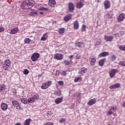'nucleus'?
<instances>
[{
	"mask_svg": "<svg viewBox=\"0 0 125 125\" xmlns=\"http://www.w3.org/2000/svg\"><path fill=\"white\" fill-rule=\"evenodd\" d=\"M35 2L34 0H26L21 3V7L24 9V8H32L35 5Z\"/></svg>",
	"mask_w": 125,
	"mask_h": 125,
	"instance_id": "nucleus-1",
	"label": "nucleus"
},
{
	"mask_svg": "<svg viewBox=\"0 0 125 125\" xmlns=\"http://www.w3.org/2000/svg\"><path fill=\"white\" fill-rule=\"evenodd\" d=\"M11 65V63L10 62V61L9 60H6L3 62V68L4 70L9 71V70H10Z\"/></svg>",
	"mask_w": 125,
	"mask_h": 125,
	"instance_id": "nucleus-2",
	"label": "nucleus"
},
{
	"mask_svg": "<svg viewBox=\"0 0 125 125\" xmlns=\"http://www.w3.org/2000/svg\"><path fill=\"white\" fill-rule=\"evenodd\" d=\"M51 83H52L51 81H48L45 83L42 84L41 86V88H42V89H46V88H48V87H49V86L51 85Z\"/></svg>",
	"mask_w": 125,
	"mask_h": 125,
	"instance_id": "nucleus-3",
	"label": "nucleus"
},
{
	"mask_svg": "<svg viewBox=\"0 0 125 125\" xmlns=\"http://www.w3.org/2000/svg\"><path fill=\"white\" fill-rule=\"evenodd\" d=\"M116 110H117V106H112L108 110L107 115L108 116H111V115H112V114H113V112H116Z\"/></svg>",
	"mask_w": 125,
	"mask_h": 125,
	"instance_id": "nucleus-4",
	"label": "nucleus"
},
{
	"mask_svg": "<svg viewBox=\"0 0 125 125\" xmlns=\"http://www.w3.org/2000/svg\"><path fill=\"white\" fill-rule=\"evenodd\" d=\"M39 57H40V54L38 53H35L33 54L31 56V60L32 61H36L39 59Z\"/></svg>",
	"mask_w": 125,
	"mask_h": 125,
	"instance_id": "nucleus-5",
	"label": "nucleus"
},
{
	"mask_svg": "<svg viewBox=\"0 0 125 125\" xmlns=\"http://www.w3.org/2000/svg\"><path fill=\"white\" fill-rule=\"evenodd\" d=\"M116 73H118L117 69H113L110 71L109 73V76L110 77V79H113V78L115 77V75H116Z\"/></svg>",
	"mask_w": 125,
	"mask_h": 125,
	"instance_id": "nucleus-6",
	"label": "nucleus"
},
{
	"mask_svg": "<svg viewBox=\"0 0 125 125\" xmlns=\"http://www.w3.org/2000/svg\"><path fill=\"white\" fill-rule=\"evenodd\" d=\"M12 103L14 107H15L16 108V109H20V108H21L20 104H19V103H18V102H17L16 101H13L12 102Z\"/></svg>",
	"mask_w": 125,
	"mask_h": 125,
	"instance_id": "nucleus-7",
	"label": "nucleus"
},
{
	"mask_svg": "<svg viewBox=\"0 0 125 125\" xmlns=\"http://www.w3.org/2000/svg\"><path fill=\"white\" fill-rule=\"evenodd\" d=\"M54 58L57 60H62L63 59V55L62 54L57 53L55 55Z\"/></svg>",
	"mask_w": 125,
	"mask_h": 125,
	"instance_id": "nucleus-8",
	"label": "nucleus"
},
{
	"mask_svg": "<svg viewBox=\"0 0 125 125\" xmlns=\"http://www.w3.org/2000/svg\"><path fill=\"white\" fill-rule=\"evenodd\" d=\"M87 71V69L85 67H82L79 71V75H81V76H83V74L86 73Z\"/></svg>",
	"mask_w": 125,
	"mask_h": 125,
	"instance_id": "nucleus-9",
	"label": "nucleus"
},
{
	"mask_svg": "<svg viewBox=\"0 0 125 125\" xmlns=\"http://www.w3.org/2000/svg\"><path fill=\"white\" fill-rule=\"evenodd\" d=\"M121 87V84H120V83H116L115 84L111 85L109 86V88H110V89H114V88H119V87Z\"/></svg>",
	"mask_w": 125,
	"mask_h": 125,
	"instance_id": "nucleus-10",
	"label": "nucleus"
},
{
	"mask_svg": "<svg viewBox=\"0 0 125 125\" xmlns=\"http://www.w3.org/2000/svg\"><path fill=\"white\" fill-rule=\"evenodd\" d=\"M96 103V99L94 98L88 101V102L87 103V105H88V106H91L93 105V104H95Z\"/></svg>",
	"mask_w": 125,
	"mask_h": 125,
	"instance_id": "nucleus-11",
	"label": "nucleus"
},
{
	"mask_svg": "<svg viewBox=\"0 0 125 125\" xmlns=\"http://www.w3.org/2000/svg\"><path fill=\"white\" fill-rule=\"evenodd\" d=\"M104 39L105 40L106 42H112V41H113L114 39V37L112 36H108L107 35H105Z\"/></svg>",
	"mask_w": 125,
	"mask_h": 125,
	"instance_id": "nucleus-12",
	"label": "nucleus"
},
{
	"mask_svg": "<svg viewBox=\"0 0 125 125\" xmlns=\"http://www.w3.org/2000/svg\"><path fill=\"white\" fill-rule=\"evenodd\" d=\"M68 8L71 12H73V11H74V8H75V5H74L73 3L69 2L68 3Z\"/></svg>",
	"mask_w": 125,
	"mask_h": 125,
	"instance_id": "nucleus-13",
	"label": "nucleus"
},
{
	"mask_svg": "<svg viewBox=\"0 0 125 125\" xmlns=\"http://www.w3.org/2000/svg\"><path fill=\"white\" fill-rule=\"evenodd\" d=\"M84 4L83 3V0H81L79 2H78L76 4V7H77V8H82V7H83V6Z\"/></svg>",
	"mask_w": 125,
	"mask_h": 125,
	"instance_id": "nucleus-14",
	"label": "nucleus"
},
{
	"mask_svg": "<svg viewBox=\"0 0 125 125\" xmlns=\"http://www.w3.org/2000/svg\"><path fill=\"white\" fill-rule=\"evenodd\" d=\"M124 19H125V14L122 13L120 14L118 19V21L122 22L124 21Z\"/></svg>",
	"mask_w": 125,
	"mask_h": 125,
	"instance_id": "nucleus-15",
	"label": "nucleus"
},
{
	"mask_svg": "<svg viewBox=\"0 0 125 125\" xmlns=\"http://www.w3.org/2000/svg\"><path fill=\"white\" fill-rule=\"evenodd\" d=\"M80 27L79 24V21H76L73 23V28L75 30H78Z\"/></svg>",
	"mask_w": 125,
	"mask_h": 125,
	"instance_id": "nucleus-16",
	"label": "nucleus"
},
{
	"mask_svg": "<svg viewBox=\"0 0 125 125\" xmlns=\"http://www.w3.org/2000/svg\"><path fill=\"white\" fill-rule=\"evenodd\" d=\"M18 31V28L15 27L10 31V34H11V35H15V34H17Z\"/></svg>",
	"mask_w": 125,
	"mask_h": 125,
	"instance_id": "nucleus-17",
	"label": "nucleus"
},
{
	"mask_svg": "<svg viewBox=\"0 0 125 125\" xmlns=\"http://www.w3.org/2000/svg\"><path fill=\"white\" fill-rule=\"evenodd\" d=\"M7 104L5 103L1 104V109H2L3 111H5L6 110H7Z\"/></svg>",
	"mask_w": 125,
	"mask_h": 125,
	"instance_id": "nucleus-18",
	"label": "nucleus"
},
{
	"mask_svg": "<svg viewBox=\"0 0 125 125\" xmlns=\"http://www.w3.org/2000/svg\"><path fill=\"white\" fill-rule=\"evenodd\" d=\"M104 5L105 9H107V8H109L110 5V1L108 0H105L104 2Z\"/></svg>",
	"mask_w": 125,
	"mask_h": 125,
	"instance_id": "nucleus-19",
	"label": "nucleus"
},
{
	"mask_svg": "<svg viewBox=\"0 0 125 125\" xmlns=\"http://www.w3.org/2000/svg\"><path fill=\"white\" fill-rule=\"evenodd\" d=\"M72 19V15L69 14L67 16H66L64 17V20L65 22H68V21H69V20H71Z\"/></svg>",
	"mask_w": 125,
	"mask_h": 125,
	"instance_id": "nucleus-20",
	"label": "nucleus"
},
{
	"mask_svg": "<svg viewBox=\"0 0 125 125\" xmlns=\"http://www.w3.org/2000/svg\"><path fill=\"white\" fill-rule=\"evenodd\" d=\"M62 101H63V97L58 98L55 100V102L56 104H59V103H61Z\"/></svg>",
	"mask_w": 125,
	"mask_h": 125,
	"instance_id": "nucleus-21",
	"label": "nucleus"
},
{
	"mask_svg": "<svg viewBox=\"0 0 125 125\" xmlns=\"http://www.w3.org/2000/svg\"><path fill=\"white\" fill-rule=\"evenodd\" d=\"M109 55V53L108 52H103L101 53L99 56L100 57H105V56H107Z\"/></svg>",
	"mask_w": 125,
	"mask_h": 125,
	"instance_id": "nucleus-22",
	"label": "nucleus"
},
{
	"mask_svg": "<svg viewBox=\"0 0 125 125\" xmlns=\"http://www.w3.org/2000/svg\"><path fill=\"white\" fill-rule=\"evenodd\" d=\"M48 4L50 6L53 7L56 4V2H55V0H49Z\"/></svg>",
	"mask_w": 125,
	"mask_h": 125,
	"instance_id": "nucleus-23",
	"label": "nucleus"
},
{
	"mask_svg": "<svg viewBox=\"0 0 125 125\" xmlns=\"http://www.w3.org/2000/svg\"><path fill=\"white\" fill-rule=\"evenodd\" d=\"M113 13L112 11H109L107 13V16L108 19H111L113 17Z\"/></svg>",
	"mask_w": 125,
	"mask_h": 125,
	"instance_id": "nucleus-24",
	"label": "nucleus"
},
{
	"mask_svg": "<svg viewBox=\"0 0 125 125\" xmlns=\"http://www.w3.org/2000/svg\"><path fill=\"white\" fill-rule=\"evenodd\" d=\"M47 38H48V34L47 33H46L44 34L43 36L41 38V41H46Z\"/></svg>",
	"mask_w": 125,
	"mask_h": 125,
	"instance_id": "nucleus-25",
	"label": "nucleus"
},
{
	"mask_svg": "<svg viewBox=\"0 0 125 125\" xmlns=\"http://www.w3.org/2000/svg\"><path fill=\"white\" fill-rule=\"evenodd\" d=\"M106 62V59H103L101 60L99 62V66H102L103 65H104V63Z\"/></svg>",
	"mask_w": 125,
	"mask_h": 125,
	"instance_id": "nucleus-26",
	"label": "nucleus"
},
{
	"mask_svg": "<svg viewBox=\"0 0 125 125\" xmlns=\"http://www.w3.org/2000/svg\"><path fill=\"white\" fill-rule=\"evenodd\" d=\"M75 45L78 47H82L83 45V42H75Z\"/></svg>",
	"mask_w": 125,
	"mask_h": 125,
	"instance_id": "nucleus-27",
	"label": "nucleus"
},
{
	"mask_svg": "<svg viewBox=\"0 0 125 125\" xmlns=\"http://www.w3.org/2000/svg\"><path fill=\"white\" fill-rule=\"evenodd\" d=\"M21 101L23 104H27V103H28V99L26 98H21Z\"/></svg>",
	"mask_w": 125,
	"mask_h": 125,
	"instance_id": "nucleus-28",
	"label": "nucleus"
},
{
	"mask_svg": "<svg viewBox=\"0 0 125 125\" xmlns=\"http://www.w3.org/2000/svg\"><path fill=\"white\" fill-rule=\"evenodd\" d=\"M31 122H32V120L30 118L28 119L25 121L24 125H30Z\"/></svg>",
	"mask_w": 125,
	"mask_h": 125,
	"instance_id": "nucleus-29",
	"label": "nucleus"
},
{
	"mask_svg": "<svg viewBox=\"0 0 125 125\" xmlns=\"http://www.w3.org/2000/svg\"><path fill=\"white\" fill-rule=\"evenodd\" d=\"M70 62H72V60L70 61V62L67 61V60H64L63 62V63H64L65 65V66H69L70 64H71Z\"/></svg>",
	"mask_w": 125,
	"mask_h": 125,
	"instance_id": "nucleus-30",
	"label": "nucleus"
},
{
	"mask_svg": "<svg viewBox=\"0 0 125 125\" xmlns=\"http://www.w3.org/2000/svg\"><path fill=\"white\" fill-rule=\"evenodd\" d=\"M10 94L12 95H15L16 94V89L15 88H12L10 90Z\"/></svg>",
	"mask_w": 125,
	"mask_h": 125,
	"instance_id": "nucleus-31",
	"label": "nucleus"
},
{
	"mask_svg": "<svg viewBox=\"0 0 125 125\" xmlns=\"http://www.w3.org/2000/svg\"><path fill=\"white\" fill-rule=\"evenodd\" d=\"M95 62H96V60L95 59V58H92L91 60V65H92V66H94V65H95Z\"/></svg>",
	"mask_w": 125,
	"mask_h": 125,
	"instance_id": "nucleus-32",
	"label": "nucleus"
},
{
	"mask_svg": "<svg viewBox=\"0 0 125 125\" xmlns=\"http://www.w3.org/2000/svg\"><path fill=\"white\" fill-rule=\"evenodd\" d=\"M55 95H57V96H60L62 94V92L61 90H59L55 92Z\"/></svg>",
	"mask_w": 125,
	"mask_h": 125,
	"instance_id": "nucleus-33",
	"label": "nucleus"
},
{
	"mask_svg": "<svg viewBox=\"0 0 125 125\" xmlns=\"http://www.w3.org/2000/svg\"><path fill=\"white\" fill-rule=\"evenodd\" d=\"M38 9L41 11H46L47 10V8L43 7H40L38 8Z\"/></svg>",
	"mask_w": 125,
	"mask_h": 125,
	"instance_id": "nucleus-34",
	"label": "nucleus"
},
{
	"mask_svg": "<svg viewBox=\"0 0 125 125\" xmlns=\"http://www.w3.org/2000/svg\"><path fill=\"white\" fill-rule=\"evenodd\" d=\"M31 42V40H30V39L28 38H26L25 39H24V42L25 43H26V44H29V43H30Z\"/></svg>",
	"mask_w": 125,
	"mask_h": 125,
	"instance_id": "nucleus-35",
	"label": "nucleus"
},
{
	"mask_svg": "<svg viewBox=\"0 0 125 125\" xmlns=\"http://www.w3.org/2000/svg\"><path fill=\"white\" fill-rule=\"evenodd\" d=\"M27 101L28 103H34L35 102V100L33 97L29 98Z\"/></svg>",
	"mask_w": 125,
	"mask_h": 125,
	"instance_id": "nucleus-36",
	"label": "nucleus"
},
{
	"mask_svg": "<svg viewBox=\"0 0 125 125\" xmlns=\"http://www.w3.org/2000/svg\"><path fill=\"white\" fill-rule=\"evenodd\" d=\"M65 32V28H62L59 29V34H63V33Z\"/></svg>",
	"mask_w": 125,
	"mask_h": 125,
	"instance_id": "nucleus-37",
	"label": "nucleus"
},
{
	"mask_svg": "<svg viewBox=\"0 0 125 125\" xmlns=\"http://www.w3.org/2000/svg\"><path fill=\"white\" fill-rule=\"evenodd\" d=\"M5 88V85H4V84H2L0 85V91L4 90Z\"/></svg>",
	"mask_w": 125,
	"mask_h": 125,
	"instance_id": "nucleus-38",
	"label": "nucleus"
},
{
	"mask_svg": "<svg viewBox=\"0 0 125 125\" xmlns=\"http://www.w3.org/2000/svg\"><path fill=\"white\" fill-rule=\"evenodd\" d=\"M81 81L82 78L81 77H77L74 80V82H75V83H78V82H81Z\"/></svg>",
	"mask_w": 125,
	"mask_h": 125,
	"instance_id": "nucleus-39",
	"label": "nucleus"
},
{
	"mask_svg": "<svg viewBox=\"0 0 125 125\" xmlns=\"http://www.w3.org/2000/svg\"><path fill=\"white\" fill-rule=\"evenodd\" d=\"M119 48L121 50H123V51H125V45H120L119 46Z\"/></svg>",
	"mask_w": 125,
	"mask_h": 125,
	"instance_id": "nucleus-40",
	"label": "nucleus"
},
{
	"mask_svg": "<svg viewBox=\"0 0 125 125\" xmlns=\"http://www.w3.org/2000/svg\"><path fill=\"white\" fill-rule=\"evenodd\" d=\"M82 31L83 32H85V31H86V26H85V25L83 24L82 25Z\"/></svg>",
	"mask_w": 125,
	"mask_h": 125,
	"instance_id": "nucleus-41",
	"label": "nucleus"
},
{
	"mask_svg": "<svg viewBox=\"0 0 125 125\" xmlns=\"http://www.w3.org/2000/svg\"><path fill=\"white\" fill-rule=\"evenodd\" d=\"M116 58L117 57L115 56V55H112L111 57V61L112 62L115 61Z\"/></svg>",
	"mask_w": 125,
	"mask_h": 125,
	"instance_id": "nucleus-42",
	"label": "nucleus"
},
{
	"mask_svg": "<svg viewBox=\"0 0 125 125\" xmlns=\"http://www.w3.org/2000/svg\"><path fill=\"white\" fill-rule=\"evenodd\" d=\"M23 73L24 75H28V74H29V70L27 69H25L23 70Z\"/></svg>",
	"mask_w": 125,
	"mask_h": 125,
	"instance_id": "nucleus-43",
	"label": "nucleus"
},
{
	"mask_svg": "<svg viewBox=\"0 0 125 125\" xmlns=\"http://www.w3.org/2000/svg\"><path fill=\"white\" fill-rule=\"evenodd\" d=\"M32 98H33V99H34V100H35V99H39V95H38V94H35V95H34L32 97Z\"/></svg>",
	"mask_w": 125,
	"mask_h": 125,
	"instance_id": "nucleus-44",
	"label": "nucleus"
},
{
	"mask_svg": "<svg viewBox=\"0 0 125 125\" xmlns=\"http://www.w3.org/2000/svg\"><path fill=\"white\" fill-rule=\"evenodd\" d=\"M119 65H120L121 66H123V67L125 66V62H119Z\"/></svg>",
	"mask_w": 125,
	"mask_h": 125,
	"instance_id": "nucleus-45",
	"label": "nucleus"
},
{
	"mask_svg": "<svg viewBox=\"0 0 125 125\" xmlns=\"http://www.w3.org/2000/svg\"><path fill=\"white\" fill-rule=\"evenodd\" d=\"M30 15H36L37 14V12L32 11L30 12Z\"/></svg>",
	"mask_w": 125,
	"mask_h": 125,
	"instance_id": "nucleus-46",
	"label": "nucleus"
},
{
	"mask_svg": "<svg viewBox=\"0 0 125 125\" xmlns=\"http://www.w3.org/2000/svg\"><path fill=\"white\" fill-rule=\"evenodd\" d=\"M58 83L60 85H63V84H64V82H63V81H59Z\"/></svg>",
	"mask_w": 125,
	"mask_h": 125,
	"instance_id": "nucleus-47",
	"label": "nucleus"
},
{
	"mask_svg": "<svg viewBox=\"0 0 125 125\" xmlns=\"http://www.w3.org/2000/svg\"><path fill=\"white\" fill-rule=\"evenodd\" d=\"M4 31V28L3 27H0V33H1Z\"/></svg>",
	"mask_w": 125,
	"mask_h": 125,
	"instance_id": "nucleus-48",
	"label": "nucleus"
},
{
	"mask_svg": "<svg viewBox=\"0 0 125 125\" xmlns=\"http://www.w3.org/2000/svg\"><path fill=\"white\" fill-rule=\"evenodd\" d=\"M66 71H62V76H66Z\"/></svg>",
	"mask_w": 125,
	"mask_h": 125,
	"instance_id": "nucleus-49",
	"label": "nucleus"
},
{
	"mask_svg": "<svg viewBox=\"0 0 125 125\" xmlns=\"http://www.w3.org/2000/svg\"><path fill=\"white\" fill-rule=\"evenodd\" d=\"M68 58L69 59H73V58H74V55H71L68 56Z\"/></svg>",
	"mask_w": 125,
	"mask_h": 125,
	"instance_id": "nucleus-50",
	"label": "nucleus"
},
{
	"mask_svg": "<svg viewBox=\"0 0 125 125\" xmlns=\"http://www.w3.org/2000/svg\"><path fill=\"white\" fill-rule=\"evenodd\" d=\"M120 34L121 36H123V35H125V31H121Z\"/></svg>",
	"mask_w": 125,
	"mask_h": 125,
	"instance_id": "nucleus-51",
	"label": "nucleus"
},
{
	"mask_svg": "<svg viewBox=\"0 0 125 125\" xmlns=\"http://www.w3.org/2000/svg\"><path fill=\"white\" fill-rule=\"evenodd\" d=\"M63 122H64V119L60 120V123H61V124H62Z\"/></svg>",
	"mask_w": 125,
	"mask_h": 125,
	"instance_id": "nucleus-52",
	"label": "nucleus"
},
{
	"mask_svg": "<svg viewBox=\"0 0 125 125\" xmlns=\"http://www.w3.org/2000/svg\"><path fill=\"white\" fill-rule=\"evenodd\" d=\"M40 14H41V15H43V12H40Z\"/></svg>",
	"mask_w": 125,
	"mask_h": 125,
	"instance_id": "nucleus-53",
	"label": "nucleus"
},
{
	"mask_svg": "<svg viewBox=\"0 0 125 125\" xmlns=\"http://www.w3.org/2000/svg\"><path fill=\"white\" fill-rule=\"evenodd\" d=\"M42 76V74H39V75H38V78H41V77Z\"/></svg>",
	"mask_w": 125,
	"mask_h": 125,
	"instance_id": "nucleus-54",
	"label": "nucleus"
},
{
	"mask_svg": "<svg viewBox=\"0 0 125 125\" xmlns=\"http://www.w3.org/2000/svg\"><path fill=\"white\" fill-rule=\"evenodd\" d=\"M15 125H21L20 123H17Z\"/></svg>",
	"mask_w": 125,
	"mask_h": 125,
	"instance_id": "nucleus-55",
	"label": "nucleus"
}]
</instances>
